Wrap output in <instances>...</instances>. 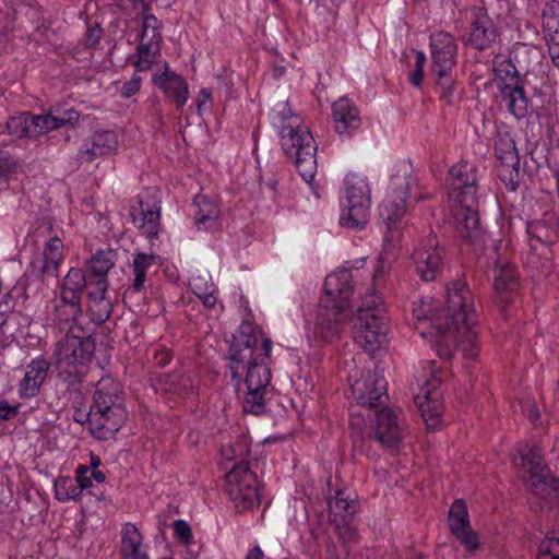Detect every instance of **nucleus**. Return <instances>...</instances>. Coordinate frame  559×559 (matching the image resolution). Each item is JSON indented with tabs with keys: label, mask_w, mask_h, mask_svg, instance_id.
Here are the masks:
<instances>
[{
	"label": "nucleus",
	"mask_w": 559,
	"mask_h": 559,
	"mask_svg": "<svg viewBox=\"0 0 559 559\" xmlns=\"http://www.w3.org/2000/svg\"><path fill=\"white\" fill-rule=\"evenodd\" d=\"M174 532L176 538L185 544L190 545L193 540L191 526L185 520H176L174 522Z\"/></svg>",
	"instance_id": "53"
},
{
	"label": "nucleus",
	"mask_w": 559,
	"mask_h": 559,
	"mask_svg": "<svg viewBox=\"0 0 559 559\" xmlns=\"http://www.w3.org/2000/svg\"><path fill=\"white\" fill-rule=\"evenodd\" d=\"M448 523L451 533L468 550L475 551L479 548L478 535L472 530L467 506L464 500L456 499L448 514Z\"/></svg>",
	"instance_id": "20"
},
{
	"label": "nucleus",
	"mask_w": 559,
	"mask_h": 559,
	"mask_svg": "<svg viewBox=\"0 0 559 559\" xmlns=\"http://www.w3.org/2000/svg\"><path fill=\"white\" fill-rule=\"evenodd\" d=\"M95 353V340L83 325H70L53 349L58 377L68 385H79Z\"/></svg>",
	"instance_id": "5"
},
{
	"label": "nucleus",
	"mask_w": 559,
	"mask_h": 559,
	"mask_svg": "<svg viewBox=\"0 0 559 559\" xmlns=\"http://www.w3.org/2000/svg\"><path fill=\"white\" fill-rule=\"evenodd\" d=\"M477 171L476 165L467 160H461L450 168L447 181L454 201L475 203L478 191Z\"/></svg>",
	"instance_id": "16"
},
{
	"label": "nucleus",
	"mask_w": 559,
	"mask_h": 559,
	"mask_svg": "<svg viewBox=\"0 0 559 559\" xmlns=\"http://www.w3.org/2000/svg\"><path fill=\"white\" fill-rule=\"evenodd\" d=\"M194 205L197 207L194 219L198 228L205 230L214 228L219 214L217 205L204 195H197Z\"/></svg>",
	"instance_id": "39"
},
{
	"label": "nucleus",
	"mask_w": 559,
	"mask_h": 559,
	"mask_svg": "<svg viewBox=\"0 0 559 559\" xmlns=\"http://www.w3.org/2000/svg\"><path fill=\"white\" fill-rule=\"evenodd\" d=\"M190 286L194 295L200 298L203 294L210 293L213 288V285L207 286L206 283L202 282V277H194L190 282Z\"/></svg>",
	"instance_id": "58"
},
{
	"label": "nucleus",
	"mask_w": 559,
	"mask_h": 559,
	"mask_svg": "<svg viewBox=\"0 0 559 559\" xmlns=\"http://www.w3.org/2000/svg\"><path fill=\"white\" fill-rule=\"evenodd\" d=\"M21 167L17 159H15L7 150L0 148V181L7 179L9 176L16 174Z\"/></svg>",
	"instance_id": "50"
},
{
	"label": "nucleus",
	"mask_w": 559,
	"mask_h": 559,
	"mask_svg": "<svg viewBox=\"0 0 559 559\" xmlns=\"http://www.w3.org/2000/svg\"><path fill=\"white\" fill-rule=\"evenodd\" d=\"M115 4L121 9H128L130 5L135 7L138 3L142 5V29L140 35V44L136 47L138 59L135 68L139 71H147L151 69L155 58L159 55L163 35L162 22L151 14L150 5L144 0H114Z\"/></svg>",
	"instance_id": "7"
},
{
	"label": "nucleus",
	"mask_w": 559,
	"mask_h": 559,
	"mask_svg": "<svg viewBox=\"0 0 559 559\" xmlns=\"http://www.w3.org/2000/svg\"><path fill=\"white\" fill-rule=\"evenodd\" d=\"M412 259L416 273L423 281H436L443 270V250L437 236L430 234L423 238L414 249Z\"/></svg>",
	"instance_id": "14"
},
{
	"label": "nucleus",
	"mask_w": 559,
	"mask_h": 559,
	"mask_svg": "<svg viewBox=\"0 0 559 559\" xmlns=\"http://www.w3.org/2000/svg\"><path fill=\"white\" fill-rule=\"evenodd\" d=\"M352 295L348 270H340L325 277L316 322V333L321 340L331 342L338 337L348 317Z\"/></svg>",
	"instance_id": "4"
},
{
	"label": "nucleus",
	"mask_w": 559,
	"mask_h": 559,
	"mask_svg": "<svg viewBox=\"0 0 559 559\" xmlns=\"http://www.w3.org/2000/svg\"><path fill=\"white\" fill-rule=\"evenodd\" d=\"M415 53V62L414 69L409 73V82L416 86L420 87L424 79V66L426 63V56L423 51L414 50Z\"/></svg>",
	"instance_id": "51"
},
{
	"label": "nucleus",
	"mask_w": 559,
	"mask_h": 559,
	"mask_svg": "<svg viewBox=\"0 0 559 559\" xmlns=\"http://www.w3.org/2000/svg\"><path fill=\"white\" fill-rule=\"evenodd\" d=\"M386 310L379 296L371 294L362 299L354 323L355 342L373 354L386 343L389 331Z\"/></svg>",
	"instance_id": "6"
},
{
	"label": "nucleus",
	"mask_w": 559,
	"mask_h": 559,
	"mask_svg": "<svg viewBox=\"0 0 559 559\" xmlns=\"http://www.w3.org/2000/svg\"><path fill=\"white\" fill-rule=\"evenodd\" d=\"M468 35L464 44L475 50L484 51L492 47L499 33L493 20L484 7H471L465 11Z\"/></svg>",
	"instance_id": "13"
},
{
	"label": "nucleus",
	"mask_w": 559,
	"mask_h": 559,
	"mask_svg": "<svg viewBox=\"0 0 559 559\" xmlns=\"http://www.w3.org/2000/svg\"><path fill=\"white\" fill-rule=\"evenodd\" d=\"M50 362L44 356L33 358L25 367L23 379L19 383V394L23 399L35 397L45 383Z\"/></svg>",
	"instance_id": "27"
},
{
	"label": "nucleus",
	"mask_w": 559,
	"mask_h": 559,
	"mask_svg": "<svg viewBox=\"0 0 559 559\" xmlns=\"http://www.w3.org/2000/svg\"><path fill=\"white\" fill-rule=\"evenodd\" d=\"M495 81L509 111L522 119L527 115L530 99L525 94L523 81L511 60H502L493 69Z\"/></svg>",
	"instance_id": "10"
},
{
	"label": "nucleus",
	"mask_w": 559,
	"mask_h": 559,
	"mask_svg": "<svg viewBox=\"0 0 559 559\" xmlns=\"http://www.w3.org/2000/svg\"><path fill=\"white\" fill-rule=\"evenodd\" d=\"M140 213L131 209L133 224L146 237H157L160 227V202L156 200H139Z\"/></svg>",
	"instance_id": "29"
},
{
	"label": "nucleus",
	"mask_w": 559,
	"mask_h": 559,
	"mask_svg": "<svg viewBox=\"0 0 559 559\" xmlns=\"http://www.w3.org/2000/svg\"><path fill=\"white\" fill-rule=\"evenodd\" d=\"M124 407L122 388L118 381L110 376L103 377L96 384L93 396V404L90 409Z\"/></svg>",
	"instance_id": "34"
},
{
	"label": "nucleus",
	"mask_w": 559,
	"mask_h": 559,
	"mask_svg": "<svg viewBox=\"0 0 559 559\" xmlns=\"http://www.w3.org/2000/svg\"><path fill=\"white\" fill-rule=\"evenodd\" d=\"M100 34H102L100 28L88 29L87 38H86V46L88 48L95 47L99 41Z\"/></svg>",
	"instance_id": "59"
},
{
	"label": "nucleus",
	"mask_w": 559,
	"mask_h": 559,
	"mask_svg": "<svg viewBox=\"0 0 559 559\" xmlns=\"http://www.w3.org/2000/svg\"><path fill=\"white\" fill-rule=\"evenodd\" d=\"M437 75V87L439 97L448 105H454L457 98V82L452 75V71H432Z\"/></svg>",
	"instance_id": "40"
},
{
	"label": "nucleus",
	"mask_w": 559,
	"mask_h": 559,
	"mask_svg": "<svg viewBox=\"0 0 559 559\" xmlns=\"http://www.w3.org/2000/svg\"><path fill=\"white\" fill-rule=\"evenodd\" d=\"M79 119L80 114L73 109L67 110L64 117L52 116L51 114L33 115L34 139L66 124H74Z\"/></svg>",
	"instance_id": "36"
},
{
	"label": "nucleus",
	"mask_w": 559,
	"mask_h": 559,
	"mask_svg": "<svg viewBox=\"0 0 559 559\" xmlns=\"http://www.w3.org/2000/svg\"><path fill=\"white\" fill-rule=\"evenodd\" d=\"M142 78L134 73L132 78L122 84L120 95L123 98H129L135 95L141 88Z\"/></svg>",
	"instance_id": "56"
},
{
	"label": "nucleus",
	"mask_w": 559,
	"mask_h": 559,
	"mask_svg": "<svg viewBox=\"0 0 559 559\" xmlns=\"http://www.w3.org/2000/svg\"><path fill=\"white\" fill-rule=\"evenodd\" d=\"M90 431L98 440H108L124 425L128 413L126 407H110L107 409H90Z\"/></svg>",
	"instance_id": "18"
},
{
	"label": "nucleus",
	"mask_w": 559,
	"mask_h": 559,
	"mask_svg": "<svg viewBox=\"0 0 559 559\" xmlns=\"http://www.w3.org/2000/svg\"><path fill=\"white\" fill-rule=\"evenodd\" d=\"M19 404L10 405L8 401L0 400V423L10 420L19 414Z\"/></svg>",
	"instance_id": "57"
},
{
	"label": "nucleus",
	"mask_w": 559,
	"mask_h": 559,
	"mask_svg": "<svg viewBox=\"0 0 559 559\" xmlns=\"http://www.w3.org/2000/svg\"><path fill=\"white\" fill-rule=\"evenodd\" d=\"M273 122L284 154L294 162L302 179L310 182L317 171L318 146L309 128L299 115L292 111L288 103L277 106Z\"/></svg>",
	"instance_id": "3"
},
{
	"label": "nucleus",
	"mask_w": 559,
	"mask_h": 559,
	"mask_svg": "<svg viewBox=\"0 0 559 559\" xmlns=\"http://www.w3.org/2000/svg\"><path fill=\"white\" fill-rule=\"evenodd\" d=\"M158 255L153 253L135 252L131 264L133 281L129 289L134 293L144 290L148 270L157 264Z\"/></svg>",
	"instance_id": "38"
},
{
	"label": "nucleus",
	"mask_w": 559,
	"mask_h": 559,
	"mask_svg": "<svg viewBox=\"0 0 559 559\" xmlns=\"http://www.w3.org/2000/svg\"><path fill=\"white\" fill-rule=\"evenodd\" d=\"M264 552L260 546H254L247 552L246 559H264Z\"/></svg>",
	"instance_id": "62"
},
{
	"label": "nucleus",
	"mask_w": 559,
	"mask_h": 559,
	"mask_svg": "<svg viewBox=\"0 0 559 559\" xmlns=\"http://www.w3.org/2000/svg\"><path fill=\"white\" fill-rule=\"evenodd\" d=\"M62 261L63 242L59 237L53 236L46 241L41 257L31 263L29 272L40 280L58 277Z\"/></svg>",
	"instance_id": "22"
},
{
	"label": "nucleus",
	"mask_w": 559,
	"mask_h": 559,
	"mask_svg": "<svg viewBox=\"0 0 559 559\" xmlns=\"http://www.w3.org/2000/svg\"><path fill=\"white\" fill-rule=\"evenodd\" d=\"M440 383V379L432 376L424 381L419 393L415 396V403L420 409L423 418L431 428L437 426L442 409Z\"/></svg>",
	"instance_id": "21"
},
{
	"label": "nucleus",
	"mask_w": 559,
	"mask_h": 559,
	"mask_svg": "<svg viewBox=\"0 0 559 559\" xmlns=\"http://www.w3.org/2000/svg\"><path fill=\"white\" fill-rule=\"evenodd\" d=\"M90 412L88 413H84L83 411L81 409H78L75 411L74 415H73V419L76 421V423H80V424H84V423H87L90 425Z\"/></svg>",
	"instance_id": "63"
},
{
	"label": "nucleus",
	"mask_w": 559,
	"mask_h": 559,
	"mask_svg": "<svg viewBox=\"0 0 559 559\" xmlns=\"http://www.w3.org/2000/svg\"><path fill=\"white\" fill-rule=\"evenodd\" d=\"M498 176L508 190L515 191L521 181L520 162H516V164H500Z\"/></svg>",
	"instance_id": "48"
},
{
	"label": "nucleus",
	"mask_w": 559,
	"mask_h": 559,
	"mask_svg": "<svg viewBox=\"0 0 559 559\" xmlns=\"http://www.w3.org/2000/svg\"><path fill=\"white\" fill-rule=\"evenodd\" d=\"M404 438V424L400 414L395 411L384 407L377 413L374 433L369 435L366 440H361V447L366 442L377 441L383 449L396 453Z\"/></svg>",
	"instance_id": "15"
},
{
	"label": "nucleus",
	"mask_w": 559,
	"mask_h": 559,
	"mask_svg": "<svg viewBox=\"0 0 559 559\" xmlns=\"http://www.w3.org/2000/svg\"><path fill=\"white\" fill-rule=\"evenodd\" d=\"M536 559H559V532H551L544 538Z\"/></svg>",
	"instance_id": "49"
},
{
	"label": "nucleus",
	"mask_w": 559,
	"mask_h": 559,
	"mask_svg": "<svg viewBox=\"0 0 559 559\" xmlns=\"http://www.w3.org/2000/svg\"><path fill=\"white\" fill-rule=\"evenodd\" d=\"M272 340L250 322H242L233 336L228 356L234 380H240L246 371V386L266 389L271 382L269 367Z\"/></svg>",
	"instance_id": "2"
},
{
	"label": "nucleus",
	"mask_w": 559,
	"mask_h": 559,
	"mask_svg": "<svg viewBox=\"0 0 559 559\" xmlns=\"http://www.w3.org/2000/svg\"><path fill=\"white\" fill-rule=\"evenodd\" d=\"M371 191L366 177L349 174L345 179V195L342 200L341 224L347 228L362 227L369 215Z\"/></svg>",
	"instance_id": "8"
},
{
	"label": "nucleus",
	"mask_w": 559,
	"mask_h": 559,
	"mask_svg": "<svg viewBox=\"0 0 559 559\" xmlns=\"http://www.w3.org/2000/svg\"><path fill=\"white\" fill-rule=\"evenodd\" d=\"M225 491L238 512L250 510L260 504L258 477L248 462L237 463L226 474Z\"/></svg>",
	"instance_id": "11"
},
{
	"label": "nucleus",
	"mask_w": 559,
	"mask_h": 559,
	"mask_svg": "<svg viewBox=\"0 0 559 559\" xmlns=\"http://www.w3.org/2000/svg\"><path fill=\"white\" fill-rule=\"evenodd\" d=\"M332 116L335 131L341 136H352L360 128L359 110L349 99L340 98L332 105Z\"/></svg>",
	"instance_id": "32"
},
{
	"label": "nucleus",
	"mask_w": 559,
	"mask_h": 559,
	"mask_svg": "<svg viewBox=\"0 0 559 559\" xmlns=\"http://www.w3.org/2000/svg\"><path fill=\"white\" fill-rule=\"evenodd\" d=\"M173 359V353L166 347H154L152 349V361L156 367L164 368Z\"/></svg>",
	"instance_id": "54"
},
{
	"label": "nucleus",
	"mask_w": 559,
	"mask_h": 559,
	"mask_svg": "<svg viewBox=\"0 0 559 559\" xmlns=\"http://www.w3.org/2000/svg\"><path fill=\"white\" fill-rule=\"evenodd\" d=\"M432 71H453L457 45L454 37L447 32H437L430 36Z\"/></svg>",
	"instance_id": "25"
},
{
	"label": "nucleus",
	"mask_w": 559,
	"mask_h": 559,
	"mask_svg": "<svg viewBox=\"0 0 559 559\" xmlns=\"http://www.w3.org/2000/svg\"><path fill=\"white\" fill-rule=\"evenodd\" d=\"M83 310L72 307L53 304L52 311L49 313V320L52 324L58 325H82Z\"/></svg>",
	"instance_id": "42"
},
{
	"label": "nucleus",
	"mask_w": 559,
	"mask_h": 559,
	"mask_svg": "<svg viewBox=\"0 0 559 559\" xmlns=\"http://www.w3.org/2000/svg\"><path fill=\"white\" fill-rule=\"evenodd\" d=\"M55 302L62 306H68L79 310H83L82 295L60 290L59 298L56 299Z\"/></svg>",
	"instance_id": "55"
},
{
	"label": "nucleus",
	"mask_w": 559,
	"mask_h": 559,
	"mask_svg": "<svg viewBox=\"0 0 559 559\" xmlns=\"http://www.w3.org/2000/svg\"><path fill=\"white\" fill-rule=\"evenodd\" d=\"M91 468L87 465H79L75 471V480L78 487L81 489V495L84 490H88V493L99 501H106L107 497L104 490L94 488Z\"/></svg>",
	"instance_id": "47"
},
{
	"label": "nucleus",
	"mask_w": 559,
	"mask_h": 559,
	"mask_svg": "<svg viewBox=\"0 0 559 559\" xmlns=\"http://www.w3.org/2000/svg\"><path fill=\"white\" fill-rule=\"evenodd\" d=\"M522 479L536 496L548 497L552 491L559 492V479L554 477L544 460L540 448L526 445L520 450Z\"/></svg>",
	"instance_id": "9"
},
{
	"label": "nucleus",
	"mask_w": 559,
	"mask_h": 559,
	"mask_svg": "<svg viewBox=\"0 0 559 559\" xmlns=\"http://www.w3.org/2000/svg\"><path fill=\"white\" fill-rule=\"evenodd\" d=\"M328 504L330 521L344 537V534L349 532L348 521L357 512V502L346 490L338 489L334 497L329 498Z\"/></svg>",
	"instance_id": "26"
},
{
	"label": "nucleus",
	"mask_w": 559,
	"mask_h": 559,
	"mask_svg": "<svg viewBox=\"0 0 559 559\" xmlns=\"http://www.w3.org/2000/svg\"><path fill=\"white\" fill-rule=\"evenodd\" d=\"M350 388L354 399L361 406L378 407L388 399L385 379L370 371L355 380Z\"/></svg>",
	"instance_id": "19"
},
{
	"label": "nucleus",
	"mask_w": 559,
	"mask_h": 559,
	"mask_svg": "<svg viewBox=\"0 0 559 559\" xmlns=\"http://www.w3.org/2000/svg\"><path fill=\"white\" fill-rule=\"evenodd\" d=\"M211 99V91L207 88H202L200 91L199 97L197 99L198 111L200 112L204 105Z\"/></svg>",
	"instance_id": "61"
},
{
	"label": "nucleus",
	"mask_w": 559,
	"mask_h": 559,
	"mask_svg": "<svg viewBox=\"0 0 559 559\" xmlns=\"http://www.w3.org/2000/svg\"><path fill=\"white\" fill-rule=\"evenodd\" d=\"M411 182L406 176H393L389 192L380 205V216L385 222L388 233L384 236L385 242H391L400 236L397 224L406 213V200L408 198Z\"/></svg>",
	"instance_id": "12"
},
{
	"label": "nucleus",
	"mask_w": 559,
	"mask_h": 559,
	"mask_svg": "<svg viewBox=\"0 0 559 559\" xmlns=\"http://www.w3.org/2000/svg\"><path fill=\"white\" fill-rule=\"evenodd\" d=\"M55 495L60 502L81 499V489L71 477H59L55 481Z\"/></svg>",
	"instance_id": "46"
},
{
	"label": "nucleus",
	"mask_w": 559,
	"mask_h": 559,
	"mask_svg": "<svg viewBox=\"0 0 559 559\" xmlns=\"http://www.w3.org/2000/svg\"><path fill=\"white\" fill-rule=\"evenodd\" d=\"M527 234L532 239H536L539 242H552L551 234L546 229L545 221L528 223Z\"/></svg>",
	"instance_id": "52"
},
{
	"label": "nucleus",
	"mask_w": 559,
	"mask_h": 559,
	"mask_svg": "<svg viewBox=\"0 0 559 559\" xmlns=\"http://www.w3.org/2000/svg\"><path fill=\"white\" fill-rule=\"evenodd\" d=\"M152 82L163 92L165 97L182 111L189 99V85L183 76L177 74L166 64L160 74L152 76Z\"/></svg>",
	"instance_id": "23"
},
{
	"label": "nucleus",
	"mask_w": 559,
	"mask_h": 559,
	"mask_svg": "<svg viewBox=\"0 0 559 559\" xmlns=\"http://www.w3.org/2000/svg\"><path fill=\"white\" fill-rule=\"evenodd\" d=\"M205 308H213L217 301L216 296L214 295V288L211 289L210 293L203 294V296H200L199 298Z\"/></svg>",
	"instance_id": "60"
},
{
	"label": "nucleus",
	"mask_w": 559,
	"mask_h": 559,
	"mask_svg": "<svg viewBox=\"0 0 559 559\" xmlns=\"http://www.w3.org/2000/svg\"><path fill=\"white\" fill-rule=\"evenodd\" d=\"M415 329L424 338L430 337L431 347L440 358L451 359L460 352L464 359L474 360L476 349L477 314L474 296L467 284L455 281L448 287L444 308L439 311L431 299L414 304Z\"/></svg>",
	"instance_id": "1"
},
{
	"label": "nucleus",
	"mask_w": 559,
	"mask_h": 559,
	"mask_svg": "<svg viewBox=\"0 0 559 559\" xmlns=\"http://www.w3.org/2000/svg\"><path fill=\"white\" fill-rule=\"evenodd\" d=\"M265 391L266 389H255L247 386V393L242 401L245 413L261 415L265 412Z\"/></svg>",
	"instance_id": "45"
},
{
	"label": "nucleus",
	"mask_w": 559,
	"mask_h": 559,
	"mask_svg": "<svg viewBox=\"0 0 559 559\" xmlns=\"http://www.w3.org/2000/svg\"><path fill=\"white\" fill-rule=\"evenodd\" d=\"M519 286L516 269L513 265H497L495 269L493 288L497 295L496 301L501 310H506L513 302Z\"/></svg>",
	"instance_id": "28"
},
{
	"label": "nucleus",
	"mask_w": 559,
	"mask_h": 559,
	"mask_svg": "<svg viewBox=\"0 0 559 559\" xmlns=\"http://www.w3.org/2000/svg\"><path fill=\"white\" fill-rule=\"evenodd\" d=\"M154 386L166 393L188 394L194 388V379L190 373H163L155 378Z\"/></svg>",
	"instance_id": "37"
},
{
	"label": "nucleus",
	"mask_w": 559,
	"mask_h": 559,
	"mask_svg": "<svg viewBox=\"0 0 559 559\" xmlns=\"http://www.w3.org/2000/svg\"><path fill=\"white\" fill-rule=\"evenodd\" d=\"M92 475V479L95 480L97 484H104L106 480V475L102 471H90Z\"/></svg>",
	"instance_id": "64"
},
{
	"label": "nucleus",
	"mask_w": 559,
	"mask_h": 559,
	"mask_svg": "<svg viewBox=\"0 0 559 559\" xmlns=\"http://www.w3.org/2000/svg\"><path fill=\"white\" fill-rule=\"evenodd\" d=\"M495 154L500 160V164H516V162H520L515 142L509 135L500 136L495 142Z\"/></svg>",
	"instance_id": "44"
},
{
	"label": "nucleus",
	"mask_w": 559,
	"mask_h": 559,
	"mask_svg": "<svg viewBox=\"0 0 559 559\" xmlns=\"http://www.w3.org/2000/svg\"><path fill=\"white\" fill-rule=\"evenodd\" d=\"M120 559H148L147 545L135 524H122L119 544Z\"/></svg>",
	"instance_id": "33"
},
{
	"label": "nucleus",
	"mask_w": 559,
	"mask_h": 559,
	"mask_svg": "<svg viewBox=\"0 0 559 559\" xmlns=\"http://www.w3.org/2000/svg\"><path fill=\"white\" fill-rule=\"evenodd\" d=\"M87 274L79 267H71L64 276L60 290L83 295L84 289L91 290L94 286L90 285Z\"/></svg>",
	"instance_id": "41"
},
{
	"label": "nucleus",
	"mask_w": 559,
	"mask_h": 559,
	"mask_svg": "<svg viewBox=\"0 0 559 559\" xmlns=\"http://www.w3.org/2000/svg\"><path fill=\"white\" fill-rule=\"evenodd\" d=\"M117 252L111 248L97 250L88 260L87 276L90 285L104 288L109 287L108 272L115 266Z\"/></svg>",
	"instance_id": "31"
},
{
	"label": "nucleus",
	"mask_w": 559,
	"mask_h": 559,
	"mask_svg": "<svg viewBox=\"0 0 559 559\" xmlns=\"http://www.w3.org/2000/svg\"><path fill=\"white\" fill-rule=\"evenodd\" d=\"M5 126L8 133L14 138L34 139L33 114L31 112H21L20 115L10 117Z\"/></svg>",
	"instance_id": "43"
},
{
	"label": "nucleus",
	"mask_w": 559,
	"mask_h": 559,
	"mask_svg": "<svg viewBox=\"0 0 559 559\" xmlns=\"http://www.w3.org/2000/svg\"><path fill=\"white\" fill-rule=\"evenodd\" d=\"M117 150L118 136L115 131H96L81 145L78 159L81 163H92L96 158L115 154Z\"/></svg>",
	"instance_id": "24"
},
{
	"label": "nucleus",
	"mask_w": 559,
	"mask_h": 559,
	"mask_svg": "<svg viewBox=\"0 0 559 559\" xmlns=\"http://www.w3.org/2000/svg\"><path fill=\"white\" fill-rule=\"evenodd\" d=\"M477 205L478 200H475L474 204H468L466 201H455L452 209L454 227L457 234L473 245L480 243L484 236Z\"/></svg>",
	"instance_id": "17"
},
{
	"label": "nucleus",
	"mask_w": 559,
	"mask_h": 559,
	"mask_svg": "<svg viewBox=\"0 0 559 559\" xmlns=\"http://www.w3.org/2000/svg\"><path fill=\"white\" fill-rule=\"evenodd\" d=\"M543 31L551 61L559 69V1L549 0L542 11Z\"/></svg>",
	"instance_id": "30"
},
{
	"label": "nucleus",
	"mask_w": 559,
	"mask_h": 559,
	"mask_svg": "<svg viewBox=\"0 0 559 559\" xmlns=\"http://www.w3.org/2000/svg\"><path fill=\"white\" fill-rule=\"evenodd\" d=\"M108 288L94 286L87 292L86 312L90 320L99 325L106 322L112 312V302L107 298Z\"/></svg>",
	"instance_id": "35"
}]
</instances>
